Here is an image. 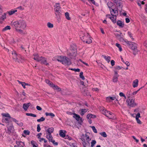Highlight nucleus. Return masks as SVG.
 Returning <instances> with one entry per match:
<instances>
[{"mask_svg":"<svg viewBox=\"0 0 147 147\" xmlns=\"http://www.w3.org/2000/svg\"><path fill=\"white\" fill-rule=\"evenodd\" d=\"M113 1L116 3L117 6L119 7L120 9L121 10L122 7L121 6V4L122 3V1L120 0H113Z\"/></svg>","mask_w":147,"mask_h":147,"instance_id":"nucleus-14","label":"nucleus"},{"mask_svg":"<svg viewBox=\"0 0 147 147\" xmlns=\"http://www.w3.org/2000/svg\"><path fill=\"white\" fill-rule=\"evenodd\" d=\"M101 111L102 110L101 113L106 116L110 119L114 118L113 115V113L109 111H107L104 108H101L100 109Z\"/></svg>","mask_w":147,"mask_h":147,"instance_id":"nucleus-5","label":"nucleus"},{"mask_svg":"<svg viewBox=\"0 0 147 147\" xmlns=\"http://www.w3.org/2000/svg\"><path fill=\"white\" fill-rule=\"evenodd\" d=\"M90 127L92 129L94 132L96 133H97V130L95 128V127L94 126H90Z\"/></svg>","mask_w":147,"mask_h":147,"instance_id":"nucleus-43","label":"nucleus"},{"mask_svg":"<svg viewBox=\"0 0 147 147\" xmlns=\"http://www.w3.org/2000/svg\"><path fill=\"white\" fill-rule=\"evenodd\" d=\"M128 34L129 35V36L130 38L132 39V40H134V38L133 37V36L132 35V34H131L130 32H127Z\"/></svg>","mask_w":147,"mask_h":147,"instance_id":"nucleus-48","label":"nucleus"},{"mask_svg":"<svg viewBox=\"0 0 147 147\" xmlns=\"http://www.w3.org/2000/svg\"><path fill=\"white\" fill-rule=\"evenodd\" d=\"M96 143V142L95 140H92L91 142V147H93L94 144Z\"/></svg>","mask_w":147,"mask_h":147,"instance_id":"nucleus-41","label":"nucleus"},{"mask_svg":"<svg viewBox=\"0 0 147 147\" xmlns=\"http://www.w3.org/2000/svg\"><path fill=\"white\" fill-rule=\"evenodd\" d=\"M77 50L75 48L73 50H71L70 51L67 53V55L70 56L71 58H74L76 55Z\"/></svg>","mask_w":147,"mask_h":147,"instance_id":"nucleus-8","label":"nucleus"},{"mask_svg":"<svg viewBox=\"0 0 147 147\" xmlns=\"http://www.w3.org/2000/svg\"><path fill=\"white\" fill-rule=\"evenodd\" d=\"M65 18L67 20H69L71 19L69 17V13L68 12H66L65 13Z\"/></svg>","mask_w":147,"mask_h":147,"instance_id":"nucleus-32","label":"nucleus"},{"mask_svg":"<svg viewBox=\"0 0 147 147\" xmlns=\"http://www.w3.org/2000/svg\"><path fill=\"white\" fill-rule=\"evenodd\" d=\"M34 57L33 58L35 60H36L37 61H38L40 57H39L37 54H35L34 55Z\"/></svg>","mask_w":147,"mask_h":147,"instance_id":"nucleus-31","label":"nucleus"},{"mask_svg":"<svg viewBox=\"0 0 147 147\" xmlns=\"http://www.w3.org/2000/svg\"><path fill=\"white\" fill-rule=\"evenodd\" d=\"M16 143L18 147H24L25 145L24 142L22 141H17Z\"/></svg>","mask_w":147,"mask_h":147,"instance_id":"nucleus-18","label":"nucleus"},{"mask_svg":"<svg viewBox=\"0 0 147 147\" xmlns=\"http://www.w3.org/2000/svg\"><path fill=\"white\" fill-rule=\"evenodd\" d=\"M31 143L33 145V147H37V146L36 145L35 142L34 141H32L31 142Z\"/></svg>","mask_w":147,"mask_h":147,"instance_id":"nucleus-53","label":"nucleus"},{"mask_svg":"<svg viewBox=\"0 0 147 147\" xmlns=\"http://www.w3.org/2000/svg\"><path fill=\"white\" fill-rule=\"evenodd\" d=\"M10 118H9V117H6L5 118V120L6 121V123H9V120Z\"/></svg>","mask_w":147,"mask_h":147,"instance_id":"nucleus-55","label":"nucleus"},{"mask_svg":"<svg viewBox=\"0 0 147 147\" xmlns=\"http://www.w3.org/2000/svg\"><path fill=\"white\" fill-rule=\"evenodd\" d=\"M140 117V113H138L136 115V119H139V118Z\"/></svg>","mask_w":147,"mask_h":147,"instance_id":"nucleus-57","label":"nucleus"},{"mask_svg":"<svg viewBox=\"0 0 147 147\" xmlns=\"http://www.w3.org/2000/svg\"><path fill=\"white\" fill-rule=\"evenodd\" d=\"M71 69L73 71H75V72H79L80 71V69L78 68V69L72 68V69Z\"/></svg>","mask_w":147,"mask_h":147,"instance_id":"nucleus-51","label":"nucleus"},{"mask_svg":"<svg viewBox=\"0 0 147 147\" xmlns=\"http://www.w3.org/2000/svg\"><path fill=\"white\" fill-rule=\"evenodd\" d=\"M136 120L137 121V123L140 124H142V122L140 121V120L139 119H136Z\"/></svg>","mask_w":147,"mask_h":147,"instance_id":"nucleus-59","label":"nucleus"},{"mask_svg":"<svg viewBox=\"0 0 147 147\" xmlns=\"http://www.w3.org/2000/svg\"><path fill=\"white\" fill-rule=\"evenodd\" d=\"M12 121L15 122L19 126H21L23 125V123L21 122H19L14 118H12Z\"/></svg>","mask_w":147,"mask_h":147,"instance_id":"nucleus-23","label":"nucleus"},{"mask_svg":"<svg viewBox=\"0 0 147 147\" xmlns=\"http://www.w3.org/2000/svg\"><path fill=\"white\" fill-rule=\"evenodd\" d=\"M14 131V128L13 126L11 125L8 127H7V133L9 134H10L11 133H13Z\"/></svg>","mask_w":147,"mask_h":147,"instance_id":"nucleus-15","label":"nucleus"},{"mask_svg":"<svg viewBox=\"0 0 147 147\" xmlns=\"http://www.w3.org/2000/svg\"><path fill=\"white\" fill-rule=\"evenodd\" d=\"M85 136L86 137L87 141L88 142H89L91 140V139L89 138V137L88 136L87 134H85Z\"/></svg>","mask_w":147,"mask_h":147,"instance_id":"nucleus-49","label":"nucleus"},{"mask_svg":"<svg viewBox=\"0 0 147 147\" xmlns=\"http://www.w3.org/2000/svg\"><path fill=\"white\" fill-rule=\"evenodd\" d=\"M59 135L60 136L62 137H64L65 136V134H64V132H63L62 130H61L60 131V132L59 133Z\"/></svg>","mask_w":147,"mask_h":147,"instance_id":"nucleus-36","label":"nucleus"},{"mask_svg":"<svg viewBox=\"0 0 147 147\" xmlns=\"http://www.w3.org/2000/svg\"><path fill=\"white\" fill-rule=\"evenodd\" d=\"M106 100L108 102H110L111 101V100L109 97L106 98Z\"/></svg>","mask_w":147,"mask_h":147,"instance_id":"nucleus-61","label":"nucleus"},{"mask_svg":"<svg viewBox=\"0 0 147 147\" xmlns=\"http://www.w3.org/2000/svg\"><path fill=\"white\" fill-rule=\"evenodd\" d=\"M117 25L121 28H123L124 26V24L121 21L118 20L117 23Z\"/></svg>","mask_w":147,"mask_h":147,"instance_id":"nucleus-22","label":"nucleus"},{"mask_svg":"<svg viewBox=\"0 0 147 147\" xmlns=\"http://www.w3.org/2000/svg\"><path fill=\"white\" fill-rule=\"evenodd\" d=\"M100 134L104 137H106L107 136L105 132H102L100 133Z\"/></svg>","mask_w":147,"mask_h":147,"instance_id":"nucleus-40","label":"nucleus"},{"mask_svg":"<svg viewBox=\"0 0 147 147\" xmlns=\"http://www.w3.org/2000/svg\"><path fill=\"white\" fill-rule=\"evenodd\" d=\"M123 68V67H120L119 66H116L115 67V68L117 70H119L122 69Z\"/></svg>","mask_w":147,"mask_h":147,"instance_id":"nucleus-54","label":"nucleus"},{"mask_svg":"<svg viewBox=\"0 0 147 147\" xmlns=\"http://www.w3.org/2000/svg\"><path fill=\"white\" fill-rule=\"evenodd\" d=\"M55 8H54V11H60L61 7L60 6V5L59 3H56L55 4Z\"/></svg>","mask_w":147,"mask_h":147,"instance_id":"nucleus-19","label":"nucleus"},{"mask_svg":"<svg viewBox=\"0 0 147 147\" xmlns=\"http://www.w3.org/2000/svg\"><path fill=\"white\" fill-rule=\"evenodd\" d=\"M3 116H4L5 117H9V118H11V117L10 115L8 113H5L2 114Z\"/></svg>","mask_w":147,"mask_h":147,"instance_id":"nucleus-42","label":"nucleus"},{"mask_svg":"<svg viewBox=\"0 0 147 147\" xmlns=\"http://www.w3.org/2000/svg\"><path fill=\"white\" fill-rule=\"evenodd\" d=\"M107 5L109 8L111 14V15H112V11L111 9H112L113 8H111V7H112L113 6V3L111 2H109L107 3Z\"/></svg>","mask_w":147,"mask_h":147,"instance_id":"nucleus-21","label":"nucleus"},{"mask_svg":"<svg viewBox=\"0 0 147 147\" xmlns=\"http://www.w3.org/2000/svg\"><path fill=\"white\" fill-rule=\"evenodd\" d=\"M55 59L58 61L61 62L64 65H69L71 63L70 60L68 58L64 56H57L55 57Z\"/></svg>","mask_w":147,"mask_h":147,"instance_id":"nucleus-2","label":"nucleus"},{"mask_svg":"<svg viewBox=\"0 0 147 147\" xmlns=\"http://www.w3.org/2000/svg\"><path fill=\"white\" fill-rule=\"evenodd\" d=\"M17 11V10L15 9L14 10H11L10 11H8L7 13L9 14V15H11L13 14L16 12Z\"/></svg>","mask_w":147,"mask_h":147,"instance_id":"nucleus-29","label":"nucleus"},{"mask_svg":"<svg viewBox=\"0 0 147 147\" xmlns=\"http://www.w3.org/2000/svg\"><path fill=\"white\" fill-rule=\"evenodd\" d=\"M126 101L128 105L131 107H134L137 105V104L135 102V100L133 99L128 98Z\"/></svg>","mask_w":147,"mask_h":147,"instance_id":"nucleus-7","label":"nucleus"},{"mask_svg":"<svg viewBox=\"0 0 147 147\" xmlns=\"http://www.w3.org/2000/svg\"><path fill=\"white\" fill-rule=\"evenodd\" d=\"M80 78H81L82 80H84L85 79V78L83 75V72H81L80 74Z\"/></svg>","mask_w":147,"mask_h":147,"instance_id":"nucleus-45","label":"nucleus"},{"mask_svg":"<svg viewBox=\"0 0 147 147\" xmlns=\"http://www.w3.org/2000/svg\"><path fill=\"white\" fill-rule=\"evenodd\" d=\"M11 29L10 26H7L5 27L3 30V31H4L8 30H10Z\"/></svg>","mask_w":147,"mask_h":147,"instance_id":"nucleus-37","label":"nucleus"},{"mask_svg":"<svg viewBox=\"0 0 147 147\" xmlns=\"http://www.w3.org/2000/svg\"><path fill=\"white\" fill-rule=\"evenodd\" d=\"M31 103L30 102L28 103H24L23 105V108L25 111H26L29 107Z\"/></svg>","mask_w":147,"mask_h":147,"instance_id":"nucleus-20","label":"nucleus"},{"mask_svg":"<svg viewBox=\"0 0 147 147\" xmlns=\"http://www.w3.org/2000/svg\"><path fill=\"white\" fill-rule=\"evenodd\" d=\"M53 88L54 89H57L59 91H60L61 90V89L60 88H59L56 85H53Z\"/></svg>","mask_w":147,"mask_h":147,"instance_id":"nucleus-47","label":"nucleus"},{"mask_svg":"<svg viewBox=\"0 0 147 147\" xmlns=\"http://www.w3.org/2000/svg\"><path fill=\"white\" fill-rule=\"evenodd\" d=\"M112 11V14L113 16H115V17H116V16L118 15V12L117 10L116 9L115 10L114 9H111Z\"/></svg>","mask_w":147,"mask_h":147,"instance_id":"nucleus-16","label":"nucleus"},{"mask_svg":"<svg viewBox=\"0 0 147 147\" xmlns=\"http://www.w3.org/2000/svg\"><path fill=\"white\" fill-rule=\"evenodd\" d=\"M125 43H126L128 47L133 50H137V45L133 42H130L127 40L125 41Z\"/></svg>","mask_w":147,"mask_h":147,"instance_id":"nucleus-6","label":"nucleus"},{"mask_svg":"<svg viewBox=\"0 0 147 147\" xmlns=\"http://www.w3.org/2000/svg\"><path fill=\"white\" fill-rule=\"evenodd\" d=\"M24 133L26 135H29L30 134V132L27 130H24Z\"/></svg>","mask_w":147,"mask_h":147,"instance_id":"nucleus-50","label":"nucleus"},{"mask_svg":"<svg viewBox=\"0 0 147 147\" xmlns=\"http://www.w3.org/2000/svg\"><path fill=\"white\" fill-rule=\"evenodd\" d=\"M0 18L4 20L6 18V13H4Z\"/></svg>","mask_w":147,"mask_h":147,"instance_id":"nucleus-44","label":"nucleus"},{"mask_svg":"<svg viewBox=\"0 0 147 147\" xmlns=\"http://www.w3.org/2000/svg\"><path fill=\"white\" fill-rule=\"evenodd\" d=\"M111 63L112 66H113L115 65V62L113 60H111Z\"/></svg>","mask_w":147,"mask_h":147,"instance_id":"nucleus-60","label":"nucleus"},{"mask_svg":"<svg viewBox=\"0 0 147 147\" xmlns=\"http://www.w3.org/2000/svg\"><path fill=\"white\" fill-rule=\"evenodd\" d=\"M115 36L120 41L123 43V44H124V43H125V41H126L127 40H125L123 38V35H121L118 34H116Z\"/></svg>","mask_w":147,"mask_h":147,"instance_id":"nucleus-11","label":"nucleus"},{"mask_svg":"<svg viewBox=\"0 0 147 147\" xmlns=\"http://www.w3.org/2000/svg\"><path fill=\"white\" fill-rule=\"evenodd\" d=\"M80 38L83 42H86L88 44H89L92 42L91 38L88 33L80 37Z\"/></svg>","mask_w":147,"mask_h":147,"instance_id":"nucleus-4","label":"nucleus"},{"mask_svg":"<svg viewBox=\"0 0 147 147\" xmlns=\"http://www.w3.org/2000/svg\"><path fill=\"white\" fill-rule=\"evenodd\" d=\"M11 25L19 33L22 34H25L24 30L26 28L27 24L25 20H22L12 22Z\"/></svg>","mask_w":147,"mask_h":147,"instance_id":"nucleus-1","label":"nucleus"},{"mask_svg":"<svg viewBox=\"0 0 147 147\" xmlns=\"http://www.w3.org/2000/svg\"><path fill=\"white\" fill-rule=\"evenodd\" d=\"M47 27L49 28H52L53 27V24L49 22L47 24Z\"/></svg>","mask_w":147,"mask_h":147,"instance_id":"nucleus-35","label":"nucleus"},{"mask_svg":"<svg viewBox=\"0 0 147 147\" xmlns=\"http://www.w3.org/2000/svg\"><path fill=\"white\" fill-rule=\"evenodd\" d=\"M54 130V128L53 127L49 128L47 129H45L47 132V138H51L52 136L51 134L52 133Z\"/></svg>","mask_w":147,"mask_h":147,"instance_id":"nucleus-9","label":"nucleus"},{"mask_svg":"<svg viewBox=\"0 0 147 147\" xmlns=\"http://www.w3.org/2000/svg\"><path fill=\"white\" fill-rule=\"evenodd\" d=\"M48 139H49V141H50L52 142L53 144H54L55 145H57L58 144L57 142H55V140H53V138L52 137H51V138H47Z\"/></svg>","mask_w":147,"mask_h":147,"instance_id":"nucleus-27","label":"nucleus"},{"mask_svg":"<svg viewBox=\"0 0 147 147\" xmlns=\"http://www.w3.org/2000/svg\"><path fill=\"white\" fill-rule=\"evenodd\" d=\"M45 115L46 116H51L52 117H53L55 116V115L53 113H45Z\"/></svg>","mask_w":147,"mask_h":147,"instance_id":"nucleus-33","label":"nucleus"},{"mask_svg":"<svg viewBox=\"0 0 147 147\" xmlns=\"http://www.w3.org/2000/svg\"><path fill=\"white\" fill-rule=\"evenodd\" d=\"M116 46L119 49V50L120 51H121L122 49L120 45L118 43H116Z\"/></svg>","mask_w":147,"mask_h":147,"instance_id":"nucleus-38","label":"nucleus"},{"mask_svg":"<svg viewBox=\"0 0 147 147\" xmlns=\"http://www.w3.org/2000/svg\"><path fill=\"white\" fill-rule=\"evenodd\" d=\"M109 18L111 19L113 23H115L116 22V17L113 16L112 17H109Z\"/></svg>","mask_w":147,"mask_h":147,"instance_id":"nucleus-30","label":"nucleus"},{"mask_svg":"<svg viewBox=\"0 0 147 147\" xmlns=\"http://www.w3.org/2000/svg\"><path fill=\"white\" fill-rule=\"evenodd\" d=\"M137 3L138 5L140 7H141V5L142 4L143 5L144 3L143 2V1H141L139 0L137 1Z\"/></svg>","mask_w":147,"mask_h":147,"instance_id":"nucleus-34","label":"nucleus"},{"mask_svg":"<svg viewBox=\"0 0 147 147\" xmlns=\"http://www.w3.org/2000/svg\"><path fill=\"white\" fill-rule=\"evenodd\" d=\"M111 100H114L116 98L115 97H109Z\"/></svg>","mask_w":147,"mask_h":147,"instance_id":"nucleus-64","label":"nucleus"},{"mask_svg":"<svg viewBox=\"0 0 147 147\" xmlns=\"http://www.w3.org/2000/svg\"><path fill=\"white\" fill-rule=\"evenodd\" d=\"M55 12L56 18L57 19L58 22H59L61 15V10L59 11H55Z\"/></svg>","mask_w":147,"mask_h":147,"instance_id":"nucleus-12","label":"nucleus"},{"mask_svg":"<svg viewBox=\"0 0 147 147\" xmlns=\"http://www.w3.org/2000/svg\"><path fill=\"white\" fill-rule=\"evenodd\" d=\"M36 108L37 110L39 111H41L42 110V108L40 106H37L36 107Z\"/></svg>","mask_w":147,"mask_h":147,"instance_id":"nucleus-62","label":"nucleus"},{"mask_svg":"<svg viewBox=\"0 0 147 147\" xmlns=\"http://www.w3.org/2000/svg\"><path fill=\"white\" fill-rule=\"evenodd\" d=\"M73 115H74L73 116V117L75 118L76 120L78 121L81 120L82 119L80 117L79 115H78L75 113H74Z\"/></svg>","mask_w":147,"mask_h":147,"instance_id":"nucleus-17","label":"nucleus"},{"mask_svg":"<svg viewBox=\"0 0 147 147\" xmlns=\"http://www.w3.org/2000/svg\"><path fill=\"white\" fill-rule=\"evenodd\" d=\"M88 109H81V112L80 113L81 115L83 116L87 111Z\"/></svg>","mask_w":147,"mask_h":147,"instance_id":"nucleus-28","label":"nucleus"},{"mask_svg":"<svg viewBox=\"0 0 147 147\" xmlns=\"http://www.w3.org/2000/svg\"><path fill=\"white\" fill-rule=\"evenodd\" d=\"M138 79H136L133 82V86L134 88L137 87L138 86Z\"/></svg>","mask_w":147,"mask_h":147,"instance_id":"nucleus-24","label":"nucleus"},{"mask_svg":"<svg viewBox=\"0 0 147 147\" xmlns=\"http://www.w3.org/2000/svg\"><path fill=\"white\" fill-rule=\"evenodd\" d=\"M45 120V118L44 117H42L40 119H38L37 120V121L38 122H39L41 121H44Z\"/></svg>","mask_w":147,"mask_h":147,"instance_id":"nucleus-46","label":"nucleus"},{"mask_svg":"<svg viewBox=\"0 0 147 147\" xmlns=\"http://www.w3.org/2000/svg\"><path fill=\"white\" fill-rule=\"evenodd\" d=\"M26 114L27 116H30L34 117H36V115L32 113H26Z\"/></svg>","mask_w":147,"mask_h":147,"instance_id":"nucleus-39","label":"nucleus"},{"mask_svg":"<svg viewBox=\"0 0 147 147\" xmlns=\"http://www.w3.org/2000/svg\"><path fill=\"white\" fill-rule=\"evenodd\" d=\"M12 54L13 55V59L15 60V61L19 63L22 62L24 60L23 58L21 57L20 55H17L16 52L13 51L12 53Z\"/></svg>","mask_w":147,"mask_h":147,"instance_id":"nucleus-3","label":"nucleus"},{"mask_svg":"<svg viewBox=\"0 0 147 147\" xmlns=\"http://www.w3.org/2000/svg\"><path fill=\"white\" fill-rule=\"evenodd\" d=\"M80 84L82 85H84V87H86L87 86V85L86 84H84V82H83L81 81L80 82Z\"/></svg>","mask_w":147,"mask_h":147,"instance_id":"nucleus-58","label":"nucleus"},{"mask_svg":"<svg viewBox=\"0 0 147 147\" xmlns=\"http://www.w3.org/2000/svg\"><path fill=\"white\" fill-rule=\"evenodd\" d=\"M115 74L113 79V82H117L118 80V78L119 75L118 74L117 72L116 71H114Z\"/></svg>","mask_w":147,"mask_h":147,"instance_id":"nucleus-13","label":"nucleus"},{"mask_svg":"<svg viewBox=\"0 0 147 147\" xmlns=\"http://www.w3.org/2000/svg\"><path fill=\"white\" fill-rule=\"evenodd\" d=\"M92 90L93 91H99V89L97 88H93Z\"/></svg>","mask_w":147,"mask_h":147,"instance_id":"nucleus-63","label":"nucleus"},{"mask_svg":"<svg viewBox=\"0 0 147 147\" xmlns=\"http://www.w3.org/2000/svg\"><path fill=\"white\" fill-rule=\"evenodd\" d=\"M102 57H103L109 63L111 59V57L110 56L107 57L104 55H102Z\"/></svg>","mask_w":147,"mask_h":147,"instance_id":"nucleus-25","label":"nucleus"},{"mask_svg":"<svg viewBox=\"0 0 147 147\" xmlns=\"http://www.w3.org/2000/svg\"><path fill=\"white\" fill-rule=\"evenodd\" d=\"M38 61H41L42 64H45L46 65H49V63L47 62V59L43 57H40Z\"/></svg>","mask_w":147,"mask_h":147,"instance_id":"nucleus-10","label":"nucleus"},{"mask_svg":"<svg viewBox=\"0 0 147 147\" xmlns=\"http://www.w3.org/2000/svg\"><path fill=\"white\" fill-rule=\"evenodd\" d=\"M86 117L87 119H89L91 118H95L96 116L95 115H92L91 114H89L87 115Z\"/></svg>","mask_w":147,"mask_h":147,"instance_id":"nucleus-26","label":"nucleus"},{"mask_svg":"<svg viewBox=\"0 0 147 147\" xmlns=\"http://www.w3.org/2000/svg\"><path fill=\"white\" fill-rule=\"evenodd\" d=\"M131 91H127L126 93V95L127 96L128 98H129V95L131 94Z\"/></svg>","mask_w":147,"mask_h":147,"instance_id":"nucleus-52","label":"nucleus"},{"mask_svg":"<svg viewBox=\"0 0 147 147\" xmlns=\"http://www.w3.org/2000/svg\"><path fill=\"white\" fill-rule=\"evenodd\" d=\"M40 125L39 124H38L37 125V131L39 132L40 131Z\"/></svg>","mask_w":147,"mask_h":147,"instance_id":"nucleus-56","label":"nucleus"}]
</instances>
